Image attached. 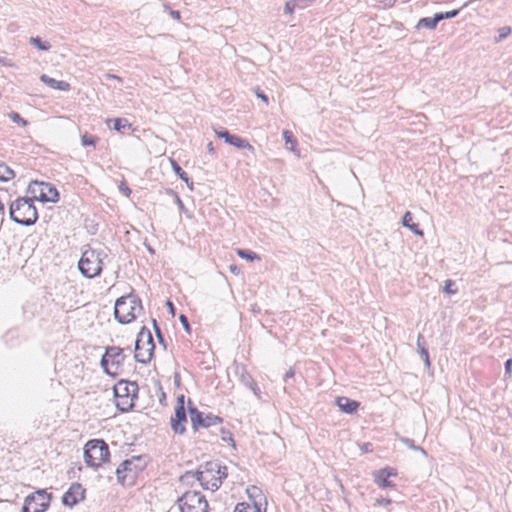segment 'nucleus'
<instances>
[{"instance_id":"27","label":"nucleus","mask_w":512,"mask_h":512,"mask_svg":"<svg viewBox=\"0 0 512 512\" xmlns=\"http://www.w3.org/2000/svg\"><path fill=\"white\" fill-rule=\"evenodd\" d=\"M237 254L239 257L249 260V261H254V260L260 259V257L255 252H253L251 250L238 249Z\"/></svg>"},{"instance_id":"7","label":"nucleus","mask_w":512,"mask_h":512,"mask_svg":"<svg viewBox=\"0 0 512 512\" xmlns=\"http://www.w3.org/2000/svg\"><path fill=\"white\" fill-rule=\"evenodd\" d=\"M126 356L124 350L118 346H108L101 359L104 372L116 377L120 374Z\"/></svg>"},{"instance_id":"45","label":"nucleus","mask_w":512,"mask_h":512,"mask_svg":"<svg viewBox=\"0 0 512 512\" xmlns=\"http://www.w3.org/2000/svg\"><path fill=\"white\" fill-rule=\"evenodd\" d=\"M390 503H391V500H390V499H388V498H383V497H381V498H379V499H377V500H376V504H377V505L387 506V505H389Z\"/></svg>"},{"instance_id":"42","label":"nucleus","mask_w":512,"mask_h":512,"mask_svg":"<svg viewBox=\"0 0 512 512\" xmlns=\"http://www.w3.org/2000/svg\"><path fill=\"white\" fill-rule=\"evenodd\" d=\"M255 92H256V96L258 98H260L263 102H265L266 105H268L269 100H268L267 95L263 91H261L259 88H257Z\"/></svg>"},{"instance_id":"23","label":"nucleus","mask_w":512,"mask_h":512,"mask_svg":"<svg viewBox=\"0 0 512 512\" xmlns=\"http://www.w3.org/2000/svg\"><path fill=\"white\" fill-rule=\"evenodd\" d=\"M228 144H230L236 148L248 149V150L254 152V147L246 139L241 138L236 135L232 136V138Z\"/></svg>"},{"instance_id":"36","label":"nucleus","mask_w":512,"mask_h":512,"mask_svg":"<svg viewBox=\"0 0 512 512\" xmlns=\"http://www.w3.org/2000/svg\"><path fill=\"white\" fill-rule=\"evenodd\" d=\"M454 285V282L450 279L446 280L445 281V285H444V292L451 295V294H455L457 292L456 289H452V286Z\"/></svg>"},{"instance_id":"10","label":"nucleus","mask_w":512,"mask_h":512,"mask_svg":"<svg viewBox=\"0 0 512 512\" xmlns=\"http://www.w3.org/2000/svg\"><path fill=\"white\" fill-rule=\"evenodd\" d=\"M138 385L135 382L120 381L115 387V396L120 399L117 406L124 405L126 407L120 408L122 411H127L133 407V398L136 397Z\"/></svg>"},{"instance_id":"53","label":"nucleus","mask_w":512,"mask_h":512,"mask_svg":"<svg viewBox=\"0 0 512 512\" xmlns=\"http://www.w3.org/2000/svg\"><path fill=\"white\" fill-rule=\"evenodd\" d=\"M176 200H177V204L179 205V207L182 209L184 208V205H183V202L181 201V199L179 198V196L176 195Z\"/></svg>"},{"instance_id":"1","label":"nucleus","mask_w":512,"mask_h":512,"mask_svg":"<svg viewBox=\"0 0 512 512\" xmlns=\"http://www.w3.org/2000/svg\"><path fill=\"white\" fill-rule=\"evenodd\" d=\"M12 221L23 226H31L38 220V211L32 197H19L9 206Z\"/></svg>"},{"instance_id":"20","label":"nucleus","mask_w":512,"mask_h":512,"mask_svg":"<svg viewBox=\"0 0 512 512\" xmlns=\"http://www.w3.org/2000/svg\"><path fill=\"white\" fill-rule=\"evenodd\" d=\"M41 81L48 85L50 88L61 90V91H69L70 84L66 81L56 80L54 78L49 77L48 75L43 74L40 77Z\"/></svg>"},{"instance_id":"37","label":"nucleus","mask_w":512,"mask_h":512,"mask_svg":"<svg viewBox=\"0 0 512 512\" xmlns=\"http://www.w3.org/2000/svg\"><path fill=\"white\" fill-rule=\"evenodd\" d=\"M221 439L224 442H231L234 445L232 434L228 430H225L224 428L221 429Z\"/></svg>"},{"instance_id":"11","label":"nucleus","mask_w":512,"mask_h":512,"mask_svg":"<svg viewBox=\"0 0 512 512\" xmlns=\"http://www.w3.org/2000/svg\"><path fill=\"white\" fill-rule=\"evenodd\" d=\"M188 412L190 415L192 427L195 430H197L198 427L208 428L210 426L221 424L223 421L221 417L216 416L212 413L204 414L203 412L199 411L192 404L191 400L188 401Z\"/></svg>"},{"instance_id":"56","label":"nucleus","mask_w":512,"mask_h":512,"mask_svg":"<svg viewBox=\"0 0 512 512\" xmlns=\"http://www.w3.org/2000/svg\"><path fill=\"white\" fill-rule=\"evenodd\" d=\"M167 304L169 305V306H168V309H171V311L173 312V311H174V306H173V304H172L170 301H168V302H167Z\"/></svg>"},{"instance_id":"35","label":"nucleus","mask_w":512,"mask_h":512,"mask_svg":"<svg viewBox=\"0 0 512 512\" xmlns=\"http://www.w3.org/2000/svg\"><path fill=\"white\" fill-rule=\"evenodd\" d=\"M413 223V215L411 212L407 211L402 218V225L406 228Z\"/></svg>"},{"instance_id":"3","label":"nucleus","mask_w":512,"mask_h":512,"mask_svg":"<svg viewBox=\"0 0 512 512\" xmlns=\"http://www.w3.org/2000/svg\"><path fill=\"white\" fill-rule=\"evenodd\" d=\"M107 256L104 249L85 250L78 263L79 271L90 279L99 276L103 269V261Z\"/></svg>"},{"instance_id":"17","label":"nucleus","mask_w":512,"mask_h":512,"mask_svg":"<svg viewBox=\"0 0 512 512\" xmlns=\"http://www.w3.org/2000/svg\"><path fill=\"white\" fill-rule=\"evenodd\" d=\"M247 495L253 501V507L257 508L259 512H266L267 503L260 488L257 486L248 487Z\"/></svg>"},{"instance_id":"55","label":"nucleus","mask_w":512,"mask_h":512,"mask_svg":"<svg viewBox=\"0 0 512 512\" xmlns=\"http://www.w3.org/2000/svg\"><path fill=\"white\" fill-rule=\"evenodd\" d=\"M167 304L169 305V306H168V309H171V311L173 312V311H174V306H173V304H172L170 301H168V302H167Z\"/></svg>"},{"instance_id":"51","label":"nucleus","mask_w":512,"mask_h":512,"mask_svg":"<svg viewBox=\"0 0 512 512\" xmlns=\"http://www.w3.org/2000/svg\"><path fill=\"white\" fill-rule=\"evenodd\" d=\"M312 1H313V0H311V1H306V2H299V5H298V7H297V8H305V7H307V6H308Z\"/></svg>"},{"instance_id":"47","label":"nucleus","mask_w":512,"mask_h":512,"mask_svg":"<svg viewBox=\"0 0 512 512\" xmlns=\"http://www.w3.org/2000/svg\"><path fill=\"white\" fill-rule=\"evenodd\" d=\"M153 324H154V327H155V330H156L157 336H158V338H159V341H160L161 343H164L163 336H162V334H161V331H160L159 327L157 326V322H156V320H153Z\"/></svg>"},{"instance_id":"50","label":"nucleus","mask_w":512,"mask_h":512,"mask_svg":"<svg viewBox=\"0 0 512 512\" xmlns=\"http://www.w3.org/2000/svg\"><path fill=\"white\" fill-rule=\"evenodd\" d=\"M105 77H106L107 79H116V80L121 81V78H120L119 76L115 75V74H110V73H108V74H106V75H105Z\"/></svg>"},{"instance_id":"8","label":"nucleus","mask_w":512,"mask_h":512,"mask_svg":"<svg viewBox=\"0 0 512 512\" xmlns=\"http://www.w3.org/2000/svg\"><path fill=\"white\" fill-rule=\"evenodd\" d=\"M180 512H208V502L198 491H187L176 501Z\"/></svg>"},{"instance_id":"19","label":"nucleus","mask_w":512,"mask_h":512,"mask_svg":"<svg viewBox=\"0 0 512 512\" xmlns=\"http://www.w3.org/2000/svg\"><path fill=\"white\" fill-rule=\"evenodd\" d=\"M336 403L338 407L341 409V411L347 414H353L360 406L359 402L352 400L348 397H338Z\"/></svg>"},{"instance_id":"41","label":"nucleus","mask_w":512,"mask_h":512,"mask_svg":"<svg viewBox=\"0 0 512 512\" xmlns=\"http://www.w3.org/2000/svg\"><path fill=\"white\" fill-rule=\"evenodd\" d=\"M408 229L411 230L414 234H416L418 236H422L423 235V231L421 229H419L418 224L412 223V224H410Z\"/></svg>"},{"instance_id":"28","label":"nucleus","mask_w":512,"mask_h":512,"mask_svg":"<svg viewBox=\"0 0 512 512\" xmlns=\"http://www.w3.org/2000/svg\"><path fill=\"white\" fill-rule=\"evenodd\" d=\"M112 121L114 123V125H113L114 130L119 131V132L125 128L131 127V124L126 119H123V118H115Z\"/></svg>"},{"instance_id":"33","label":"nucleus","mask_w":512,"mask_h":512,"mask_svg":"<svg viewBox=\"0 0 512 512\" xmlns=\"http://www.w3.org/2000/svg\"><path fill=\"white\" fill-rule=\"evenodd\" d=\"M460 12V9H455V10H451V11H447V12H444V13H437L438 16H440L439 20H444V19H451V18H454L456 17Z\"/></svg>"},{"instance_id":"52","label":"nucleus","mask_w":512,"mask_h":512,"mask_svg":"<svg viewBox=\"0 0 512 512\" xmlns=\"http://www.w3.org/2000/svg\"><path fill=\"white\" fill-rule=\"evenodd\" d=\"M207 150L209 153L213 154L214 153V146H213V143L212 142H209L208 145H207Z\"/></svg>"},{"instance_id":"22","label":"nucleus","mask_w":512,"mask_h":512,"mask_svg":"<svg viewBox=\"0 0 512 512\" xmlns=\"http://www.w3.org/2000/svg\"><path fill=\"white\" fill-rule=\"evenodd\" d=\"M417 347H418V352L420 354V357L424 360L425 365L427 367H430L431 363H430L429 353H428L427 348L425 347V339L422 334H418V336H417Z\"/></svg>"},{"instance_id":"15","label":"nucleus","mask_w":512,"mask_h":512,"mask_svg":"<svg viewBox=\"0 0 512 512\" xmlns=\"http://www.w3.org/2000/svg\"><path fill=\"white\" fill-rule=\"evenodd\" d=\"M85 488L80 483H72L62 497L65 506L73 507L85 499Z\"/></svg>"},{"instance_id":"40","label":"nucleus","mask_w":512,"mask_h":512,"mask_svg":"<svg viewBox=\"0 0 512 512\" xmlns=\"http://www.w3.org/2000/svg\"><path fill=\"white\" fill-rule=\"evenodd\" d=\"M119 190L127 197H129L131 194V189L127 186V184L124 181L120 183Z\"/></svg>"},{"instance_id":"9","label":"nucleus","mask_w":512,"mask_h":512,"mask_svg":"<svg viewBox=\"0 0 512 512\" xmlns=\"http://www.w3.org/2000/svg\"><path fill=\"white\" fill-rule=\"evenodd\" d=\"M28 191L33 195V200H38L42 203L52 202L55 203L59 200V193L55 186L45 182H31Z\"/></svg>"},{"instance_id":"25","label":"nucleus","mask_w":512,"mask_h":512,"mask_svg":"<svg viewBox=\"0 0 512 512\" xmlns=\"http://www.w3.org/2000/svg\"><path fill=\"white\" fill-rule=\"evenodd\" d=\"M173 171L176 173V175L183 180L187 185L192 186L193 182H190V179L187 175V173L179 166V164L175 160H171Z\"/></svg>"},{"instance_id":"31","label":"nucleus","mask_w":512,"mask_h":512,"mask_svg":"<svg viewBox=\"0 0 512 512\" xmlns=\"http://www.w3.org/2000/svg\"><path fill=\"white\" fill-rule=\"evenodd\" d=\"M234 512H259L257 508L251 506L248 503H238L234 509Z\"/></svg>"},{"instance_id":"44","label":"nucleus","mask_w":512,"mask_h":512,"mask_svg":"<svg viewBox=\"0 0 512 512\" xmlns=\"http://www.w3.org/2000/svg\"><path fill=\"white\" fill-rule=\"evenodd\" d=\"M512 371V359H508L505 362V374L510 375Z\"/></svg>"},{"instance_id":"4","label":"nucleus","mask_w":512,"mask_h":512,"mask_svg":"<svg viewBox=\"0 0 512 512\" xmlns=\"http://www.w3.org/2000/svg\"><path fill=\"white\" fill-rule=\"evenodd\" d=\"M108 445L102 439L89 440L84 447V460L87 466L98 468L109 460Z\"/></svg>"},{"instance_id":"49","label":"nucleus","mask_w":512,"mask_h":512,"mask_svg":"<svg viewBox=\"0 0 512 512\" xmlns=\"http://www.w3.org/2000/svg\"><path fill=\"white\" fill-rule=\"evenodd\" d=\"M510 32L509 28H503L500 30V38L506 37Z\"/></svg>"},{"instance_id":"12","label":"nucleus","mask_w":512,"mask_h":512,"mask_svg":"<svg viewBox=\"0 0 512 512\" xmlns=\"http://www.w3.org/2000/svg\"><path fill=\"white\" fill-rule=\"evenodd\" d=\"M51 495L46 490H38L26 497L22 512H44L50 505Z\"/></svg>"},{"instance_id":"32","label":"nucleus","mask_w":512,"mask_h":512,"mask_svg":"<svg viewBox=\"0 0 512 512\" xmlns=\"http://www.w3.org/2000/svg\"><path fill=\"white\" fill-rule=\"evenodd\" d=\"M98 141V137L94 135L84 134L81 137V143L83 146H95Z\"/></svg>"},{"instance_id":"21","label":"nucleus","mask_w":512,"mask_h":512,"mask_svg":"<svg viewBox=\"0 0 512 512\" xmlns=\"http://www.w3.org/2000/svg\"><path fill=\"white\" fill-rule=\"evenodd\" d=\"M439 18L440 16H438L437 13L433 17H423L417 22L416 28L435 29L437 24L440 22Z\"/></svg>"},{"instance_id":"5","label":"nucleus","mask_w":512,"mask_h":512,"mask_svg":"<svg viewBox=\"0 0 512 512\" xmlns=\"http://www.w3.org/2000/svg\"><path fill=\"white\" fill-rule=\"evenodd\" d=\"M220 464L216 461L206 462L195 472L196 479L204 489L215 491L221 486V477L218 476Z\"/></svg>"},{"instance_id":"48","label":"nucleus","mask_w":512,"mask_h":512,"mask_svg":"<svg viewBox=\"0 0 512 512\" xmlns=\"http://www.w3.org/2000/svg\"><path fill=\"white\" fill-rule=\"evenodd\" d=\"M170 15L172 16V18H174L176 20H179L181 17L180 12L176 11V10H170Z\"/></svg>"},{"instance_id":"24","label":"nucleus","mask_w":512,"mask_h":512,"mask_svg":"<svg viewBox=\"0 0 512 512\" xmlns=\"http://www.w3.org/2000/svg\"><path fill=\"white\" fill-rule=\"evenodd\" d=\"M15 177L14 171L4 162H0V181H9Z\"/></svg>"},{"instance_id":"29","label":"nucleus","mask_w":512,"mask_h":512,"mask_svg":"<svg viewBox=\"0 0 512 512\" xmlns=\"http://www.w3.org/2000/svg\"><path fill=\"white\" fill-rule=\"evenodd\" d=\"M31 43L33 45H35L38 49L43 50V51H47L51 47L49 42L42 41L41 38H39V37H32L31 38Z\"/></svg>"},{"instance_id":"26","label":"nucleus","mask_w":512,"mask_h":512,"mask_svg":"<svg viewBox=\"0 0 512 512\" xmlns=\"http://www.w3.org/2000/svg\"><path fill=\"white\" fill-rule=\"evenodd\" d=\"M400 440H401L402 443H404L410 449H412L414 451H419L424 456L427 455L426 450L424 448L416 445L415 441L413 439H410V438H407V437H402Z\"/></svg>"},{"instance_id":"46","label":"nucleus","mask_w":512,"mask_h":512,"mask_svg":"<svg viewBox=\"0 0 512 512\" xmlns=\"http://www.w3.org/2000/svg\"><path fill=\"white\" fill-rule=\"evenodd\" d=\"M294 375H295V370L293 368H289L288 371L285 373L283 379L285 382H287V380L294 377Z\"/></svg>"},{"instance_id":"6","label":"nucleus","mask_w":512,"mask_h":512,"mask_svg":"<svg viewBox=\"0 0 512 512\" xmlns=\"http://www.w3.org/2000/svg\"><path fill=\"white\" fill-rule=\"evenodd\" d=\"M154 349L155 344L150 330L142 327L135 341V360L142 364L149 363Z\"/></svg>"},{"instance_id":"18","label":"nucleus","mask_w":512,"mask_h":512,"mask_svg":"<svg viewBox=\"0 0 512 512\" xmlns=\"http://www.w3.org/2000/svg\"><path fill=\"white\" fill-rule=\"evenodd\" d=\"M396 476V471L393 468H384L374 472V481L381 488L394 487V483L388 478Z\"/></svg>"},{"instance_id":"38","label":"nucleus","mask_w":512,"mask_h":512,"mask_svg":"<svg viewBox=\"0 0 512 512\" xmlns=\"http://www.w3.org/2000/svg\"><path fill=\"white\" fill-rule=\"evenodd\" d=\"M283 138H284L286 144L291 143L293 145L296 143V141L293 138L292 132H290L288 130L283 131Z\"/></svg>"},{"instance_id":"14","label":"nucleus","mask_w":512,"mask_h":512,"mask_svg":"<svg viewBox=\"0 0 512 512\" xmlns=\"http://www.w3.org/2000/svg\"><path fill=\"white\" fill-rule=\"evenodd\" d=\"M117 480L121 485H131L137 477L135 459L124 460L116 470Z\"/></svg>"},{"instance_id":"16","label":"nucleus","mask_w":512,"mask_h":512,"mask_svg":"<svg viewBox=\"0 0 512 512\" xmlns=\"http://www.w3.org/2000/svg\"><path fill=\"white\" fill-rule=\"evenodd\" d=\"M235 374L244 386L251 389L256 396L260 395V389L257 383L255 382L251 374L246 370L245 366L236 365Z\"/></svg>"},{"instance_id":"2","label":"nucleus","mask_w":512,"mask_h":512,"mask_svg":"<svg viewBox=\"0 0 512 512\" xmlns=\"http://www.w3.org/2000/svg\"><path fill=\"white\" fill-rule=\"evenodd\" d=\"M141 299L131 293L118 298L115 302L114 316L121 324H129L142 312Z\"/></svg>"},{"instance_id":"30","label":"nucleus","mask_w":512,"mask_h":512,"mask_svg":"<svg viewBox=\"0 0 512 512\" xmlns=\"http://www.w3.org/2000/svg\"><path fill=\"white\" fill-rule=\"evenodd\" d=\"M8 117H9V119H10L13 123H15V124H17V125H19V126L25 127V126L28 124V122H27L25 119H23V118L20 116V114H19V113H17V112H14V111L10 112V113L8 114Z\"/></svg>"},{"instance_id":"39","label":"nucleus","mask_w":512,"mask_h":512,"mask_svg":"<svg viewBox=\"0 0 512 512\" xmlns=\"http://www.w3.org/2000/svg\"><path fill=\"white\" fill-rule=\"evenodd\" d=\"M179 320L180 322L182 323L185 331L187 333H190L191 331V327H190V324H189V321H188V318L184 315V314H181L180 317H179Z\"/></svg>"},{"instance_id":"54","label":"nucleus","mask_w":512,"mask_h":512,"mask_svg":"<svg viewBox=\"0 0 512 512\" xmlns=\"http://www.w3.org/2000/svg\"><path fill=\"white\" fill-rule=\"evenodd\" d=\"M6 62H7V59H6L5 57H1V56H0V64H2V65H7V63H6Z\"/></svg>"},{"instance_id":"57","label":"nucleus","mask_w":512,"mask_h":512,"mask_svg":"<svg viewBox=\"0 0 512 512\" xmlns=\"http://www.w3.org/2000/svg\"><path fill=\"white\" fill-rule=\"evenodd\" d=\"M230 270H231L232 272H234V271L236 270V267H235V266H231V267H230Z\"/></svg>"},{"instance_id":"43","label":"nucleus","mask_w":512,"mask_h":512,"mask_svg":"<svg viewBox=\"0 0 512 512\" xmlns=\"http://www.w3.org/2000/svg\"><path fill=\"white\" fill-rule=\"evenodd\" d=\"M218 476L221 477V483H222L223 480L227 477V467L226 466L220 465V471H219Z\"/></svg>"},{"instance_id":"34","label":"nucleus","mask_w":512,"mask_h":512,"mask_svg":"<svg viewBox=\"0 0 512 512\" xmlns=\"http://www.w3.org/2000/svg\"><path fill=\"white\" fill-rule=\"evenodd\" d=\"M215 133L217 135L218 138H223L225 139V141L227 143L230 142L231 138H232V134H230L227 130H215Z\"/></svg>"},{"instance_id":"13","label":"nucleus","mask_w":512,"mask_h":512,"mask_svg":"<svg viewBox=\"0 0 512 512\" xmlns=\"http://www.w3.org/2000/svg\"><path fill=\"white\" fill-rule=\"evenodd\" d=\"M187 421L185 410V396L179 395L177 397V404L175 407L174 416L171 417V429L176 434H183L186 431L185 423Z\"/></svg>"}]
</instances>
